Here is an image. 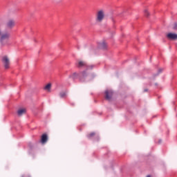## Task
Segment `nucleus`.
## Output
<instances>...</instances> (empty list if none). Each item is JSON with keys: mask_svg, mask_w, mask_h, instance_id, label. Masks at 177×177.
I'll use <instances>...</instances> for the list:
<instances>
[{"mask_svg": "<svg viewBox=\"0 0 177 177\" xmlns=\"http://www.w3.org/2000/svg\"><path fill=\"white\" fill-rule=\"evenodd\" d=\"M9 39H10V32H5L3 33H1L0 35V45L1 46H5L8 45L9 42Z\"/></svg>", "mask_w": 177, "mask_h": 177, "instance_id": "1", "label": "nucleus"}, {"mask_svg": "<svg viewBox=\"0 0 177 177\" xmlns=\"http://www.w3.org/2000/svg\"><path fill=\"white\" fill-rule=\"evenodd\" d=\"M104 19V10H100L97 11L96 14V22L97 23H102L103 21V19Z\"/></svg>", "mask_w": 177, "mask_h": 177, "instance_id": "2", "label": "nucleus"}, {"mask_svg": "<svg viewBox=\"0 0 177 177\" xmlns=\"http://www.w3.org/2000/svg\"><path fill=\"white\" fill-rule=\"evenodd\" d=\"M1 62L5 67V68H9L10 66V60L8 56L5 55L2 57Z\"/></svg>", "mask_w": 177, "mask_h": 177, "instance_id": "3", "label": "nucleus"}, {"mask_svg": "<svg viewBox=\"0 0 177 177\" xmlns=\"http://www.w3.org/2000/svg\"><path fill=\"white\" fill-rule=\"evenodd\" d=\"M6 26L8 30H12L16 26V22L13 19H10L7 21Z\"/></svg>", "mask_w": 177, "mask_h": 177, "instance_id": "4", "label": "nucleus"}, {"mask_svg": "<svg viewBox=\"0 0 177 177\" xmlns=\"http://www.w3.org/2000/svg\"><path fill=\"white\" fill-rule=\"evenodd\" d=\"M76 66L78 68H82V67H87L86 62L82 60H78L76 63Z\"/></svg>", "mask_w": 177, "mask_h": 177, "instance_id": "5", "label": "nucleus"}, {"mask_svg": "<svg viewBox=\"0 0 177 177\" xmlns=\"http://www.w3.org/2000/svg\"><path fill=\"white\" fill-rule=\"evenodd\" d=\"M111 97H113V91L106 90L105 91V99H106V100H111Z\"/></svg>", "mask_w": 177, "mask_h": 177, "instance_id": "6", "label": "nucleus"}, {"mask_svg": "<svg viewBox=\"0 0 177 177\" xmlns=\"http://www.w3.org/2000/svg\"><path fill=\"white\" fill-rule=\"evenodd\" d=\"M168 39H177V35L176 33H169L167 35Z\"/></svg>", "mask_w": 177, "mask_h": 177, "instance_id": "7", "label": "nucleus"}, {"mask_svg": "<svg viewBox=\"0 0 177 177\" xmlns=\"http://www.w3.org/2000/svg\"><path fill=\"white\" fill-rule=\"evenodd\" d=\"M48 142V135L43 134L41 136V142L44 145V143H46Z\"/></svg>", "mask_w": 177, "mask_h": 177, "instance_id": "8", "label": "nucleus"}, {"mask_svg": "<svg viewBox=\"0 0 177 177\" xmlns=\"http://www.w3.org/2000/svg\"><path fill=\"white\" fill-rule=\"evenodd\" d=\"M88 76V74L86 73V71H83L81 75H80V81L82 82H84V79L86 78V77Z\"/></svg>", "mask_w": 177, "mask_h": 177, "instance_id": "9", "label": "nucleus"}, {"mask_svg": "<svg viewBox=\"0 0 177 177\" xmlns=\"http://www.w3.org/2000/svg\"><path fill=\"white\" fill-rule=\"evenodd\" d=\"M44 91H46V92H50V89H52V84L48 83L44 86Z\"/></svg>", "mask_w": 177, "mask_h": 177, "instance_id": "10", "label": "nucleus"}, {"mask_svg": "<svg viewBox=\"0 0 177 177\" xmlns=\"http://www.w3.org/2000/svg\"><path fill=\"white\" fill-rule=\"evenodd\" d=\"M26 109H21L18 110L17 114H18V115H19V117H21V115H22L23 114H26Z\"/></svg>", "mask_w": 177, "mask_h": 177, "instance_id": "11", "label": "nucleus"}, {"mask_svg": "<svg viewBox=\"0 0 177 177\" xmlns=\"http://www.w3.org/2000/svg\"><path fill=\"white\" fill-rule=\"evenodd\" d=\"M95 132L90 133L87 135V138L88 139H92V138H93V136H95Z\"/></svg>", "mask_w": 177, "mask_h": 177, "instance_id": "12", "label": "nucleus"}, {"mask_svg": "<svg viewBox=\"0 0 177 177\" xmlns=\"http://www.w3.org/2000/svg\"><path fill=\"white\" fill-rule=\"evenodd\" d=\"M60 97H66V93L65 92H62L59 93Z\"/></svg>", "mask_w": 177, "mask_h": 177, "instance_id": "13", "label": "nucleus"}, {"mask_svg": "<svg viewBox=\"0 0 177 177\" xmlns=\"http://www.w3.org/2000/svg\"><path fill=\"white\" fill-rule=\"evenodd\" d=\"M87 67L86 70H92V68H93V65H87Z\"/></svg>", "mask_w": 177, "mask_h": 177, "instance_id": "14", "label": "nucleus"}, {"mask_svg": "<svg viewBox=\"0 0 177 177\" xmlns=\"http://www.w3.org/2000/svg\"><path fill=\"white\" fill-rule=\"evenodd\" d=\"M101 47L102 48V49H106V43H102V44H101Z\"/></svg>", "mask_w": 177, "mask_h": 177, "instance_id": "15", "label": "nucleus"}, {"mask_svg": "<svg viewBox=\"0 0 177 177\" xmlns=\"http://www.w3.org/2000/svg\"><path fill=\"white\" fill-rule=\"evenodd\" d=\"M145 16H149V11H147V10H145Z\"/></svg>", "mask_w": 177, "mask_h": 177, "instance_id": "16", "label": "nucleus"}, {"mask_svg": "<svg viewBox=\"0 0 177 177\" xmlns=\"http://www.w3.org/2000/svg\"><path fill=\"white\" fill-rule=\"evenodd\" d=\"M77 75H78V74H77V73H73V77H77Z\"/></svg>", "mask_w": 177, "mask_h": 177, "instance_id": "17", "label": "nucleus"}, {"mask_svg": "<svg viewBox=\"0 0 177 177\" xmlns=\"http://www.w3.org/2000/svg\"><path fill=\"white\" fill-rule=\"evenodd\" d=\"M161 71H162V69H159V70H158V73H161Z\"/></svg>", "mask_w": 177, "mask_h": 177, "instance_id": "18", "label": "nucleus"}, {"mask_svg": "<svg viewBox=\"0 0 177 177\" xmlns=\"http://www.w3.org/2000/svg\"><path fill=\"white\" fill-rule=\"evenodd\" d=\"M176 24H175V26H174V29L175 30L176 28Z\"/></svg>", "mask_w": 177, "mask_h": 177, "instance_id": "19", "label": "nucleus"}, {"mask_svg": "<svg viewBox=\"0 0 177 177\" xmlns=\"http://www.w3.org/2000/svg\"><path fill=\"white\" fill-rule=\"evenodd\" d=\"M2 34V30L0 29V35Z\"/></svg>", "mask_w": 177, "mask_h": 177, "instance_id": "20", "label": "nucleus"}, {"mask_svg": "<svg viewBox=\"0 0 177 177\" xmlns=\"http://www.w3.org/2000/svg\"><path fill=\"white\" fill-rule=\"evenodd\" d=\"M145 92H147V89L144 90Z\"/></svg>", "mask_w": 177, "mask_h": 177, "instance_id": "21", "label": "nucleus"}, {"mask_svg": "<svg viewBox=\"0 0 177 177\" xmlns=\"http://www.w3.org/2000/svg\"><path fill=\"white\" fill-rule=\"evenodd\" d=\"M147 177H151V176H147Z\"/></svg>", "mask_w": 177, "mask_h": 177, "instance_id": "22", "label": "nucleus"}]
</instances>
